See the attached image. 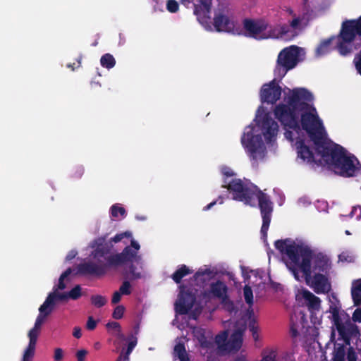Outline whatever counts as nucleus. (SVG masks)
I'll list each match as a JSON object with an SVG mask.
<instances>
[{
    "mask_svg": "<svg viewBox=\"0 0 361 361\" xmlns=\"http://www.w3.org/2000/svg\"><path fill=\"white\" fill-rule=\"evenodd\" d=\"M87 353V350L85 349L78 350L75 354L77 361H85Z\"/></svg>",
    "mask_w": 361,
    "mask_h": 361,
    "instance_id": "49",
    "label": "nucleus"
},
{
    "mask_svg": "<svg viewBox=\"0 0 361 361\" xmlns=\"http://www.w3.org/2000/svg\"><path fill=\"white\" fill-rule=\"evenodd\" d=\"M195 336L202 348L210 350L214 348V342L213 336L209 332H207L206 330L203 329H200L195 332Z\"/></svg>",
    "mask_w": 361,
    "mask_h": 361,
    "instance_id": "20",
    "label": "nucleus"
},
{
    "mask_svg": "<svg viewBox=\"0 0 361 361\" xmlns=\"http://www.w3.org/2000/svg\"><path fill=\"white\" fill-rule=\"evenodd\" d=\"M111 214L114 218H117L118 214L124 218L126 216V211L124 207H120L118 204H114L111 207Z\"/></svg>",
    "mask_w": 361,
    "mask_h": 361,
    "instance_id": "36",
    "label": "nucleus"
},
{
    "mask_svg": "<svg viewBox=\"0 0 361 361\" xmlns=\"http://www.w3.org/2000/svg\"><path fill=\"white\" fill-rule=\"evenodd\" d=\"M122 294L118 291H115L112 295L111 303L115 305L118 303L121 300Z\"/></svg>",
    "mask_w": 361,
    "mask_h": 361,
    "instance_id": "55",
    "label": "nucleus"
},
{
    "mask_svg": "<svg viewBox=\"0 0 361 361\" xmlns=\"http://www.w3.org/2000/svg\"><path fill=\"white\" fill-rule=\"evenodd\" d=\"M345 355V346L343 344H338L334 350L332 360L333 361H344Z\"/></svg>",
    "mask_w": 361,
    "mask_h": 361,
    "instance_id": "32",
    "label": "nucleus"
},
{
    "mask_svg": "<svg viewBox=\"0 0 361 361\" xmlns=\"http://www.w3.org/2000/svg\"><path fill=\"white\" fill-rule=\"evenodd\" d=\"M300 49L295 45H291L282 49L278 56V66L283 67L286 73L293 68L298 62Z\"/></svg>",
    "mask_w": 361,
    "mask_h": 361,
    "instance_id": "12",
    "label": "nucleus"
},
{
    "mask_svg": "<svg viewBox=\"0 0 361 361\" xmlns=\"http://www.w3.org/2000/svg\"><path fill=\"white\" fill-rule=\"evenodd\" d=\"M166 8L170 13H176L179 8L178 3L176 0H168Z\"/></svg>",
    "mask_w": 361,
    "mask_h": 361,
    "instance_id": "45",
    "label": "nucleus"
},
{
    "mask_svg": "<svg viewBox=\"0 0 361 361\" xmlns=\"http://www.w3.org/2000/svg\"><path fill=\"white\" fill-rule=\"evenodd\" d=\"M125 237L131 238V232L118 233L109 241H106L107 234L95 238L90 244L92 251L90 257L93 261L79 264L77 273L82 276H102L111 268H117L140 258L137 257V251L140 247L134 240H132L130 245L126 246L121 253H111L112 243H117Z\"/></svg>",
    "mask_w": 361,
    "mask_h": 361,
    "instance_id": "1",
    "label": "nucleus"
},
{
    "mask_svg": "<svg viewBox=\"0 0 361 361\" xmlns=\"http://www.w3.org/2000/svg\"><path fill=\"white\" fill-rule=\"evenodd\" d=\"M81 59H82V56L80 55L76 59L77 63H68V64H67V67L69 68H71L72 71H74L75 68H79L80 66Z\"/></svg>",
    "mask_w": 361,
    "mask_h": 361,
    "instance_id": "57",
    "label": "nucleus"
},
{
    "mask_svg": "<svg viewBox=\"0 0 361 361\" xmlns=\"http://www.w3.org/2000/svg\"><path fill=\"white\" fill-rule=\"evenodd\" d=\"M279 26V30L280 33L281 38H283L286 35L290 32V28L288 25L283 24Z\"/></svg>",
    "mask_w": 361,
    "mask_h": 361,
    "instance_id": "50",
    "label": "nucleus"
},
{
    "mask_svg": "<svg viewBox=\"0 0 361 361\" xmlns=\"http://www.w3.org/2000/svg\"><path fill=\"white\" fill-rule=\"evenodd\" d=\"M72 272V270L71 268H68L63 273L61 274V275L59 277V283L56 286L54 287V289L59 290H63L66 288V284L64 283L63 281L66 278H67Z\"/></svg>",
    "mask_w": 361,
    "mask_h": 361,
    "instance_id": "35",
    "label": "nucleus"
},
{
    "mask_svg": "<svg viewBox=\"0 0 361 361\" xmlns=\"http://www.w3.org/2000/svg\"><path fill=\"white\" fill-rule=\"evenodd\" d=\"M351 296L355 305H361V279L352 282Z\"/></svg>",
    "mask_w": 361,
    "mask_h": 361,
    "instance_id": "27",
    "label": "nucleus"
},
{
    "mask_svg": "<svg viewBox=\"0 0 361 361\" xmlns=\"http://www.w3.org/2000/svg\"><path fill=\"white\" fill-rule=\"evenodd\" d=\"M125 310L123 305L116 306L112 313V317L115 319H121L123 317Z\"/></svg>",
    "mask_w": 361,
    "mask_h": 361,
    "instance_id": "43",
    "label": "nucleus"
},
{
    "mask_svg": "<svg viewBox=\"0 0 361 361\" xmlns=\"http://www.w3.org/2000/svg\"><path fill=\"white\" fill-rule=\"evenodd\" d=\"M300 112V126L307 132L314 142L316 149L322 147L326 140L322 133V123L312 101H302Z\"/></svg>",
    "mask_w": 361,
    "mask_h": 361,
    "instance_id": "6",
    "label": "nucleus"
},
{
    "mask_svg": "<svg viewBox=\"0 0 361 361\" xmlns=\"http://www.w3.org/2000/svg\"><path fill=\"white\" fill-rule=\"evenodd\" d=\"M347 360L348 361H357V357L355 351L353 348L350 347L348 348L347 353Z\"/></svg>",
    "mask_w": 361,
    "mask_h": 361,
    "instance_id": "52",
    "label": "nucleus"
},
{
    "mask_svg": "<svg viewBox=\"0 0 361 361\" xmlns=\"http://www.w3.org/2000/svg\"><path fill=\"white\" fill-rule=\"evenodd\" d=\"M228 336L227 331H224L215 336V343L218 345L219 349L221 351L226 352Z\"/></svg>",
    "mask_w": 361,
    "mask_h": 361,
    "instance_id": "30",
    "label": "nucleus"
},
{
    "mask_svg": "<svg viewBox=\"0 0 361 361\" xmlns=\"http://www.w3.org/2000/svg\"><path fill=\"white\" fill-rule=\"evenodd\" d=\"M297 152L298 157L308 164H317V165H320L322 164V161L320 159L317 161L314 159L312 151L305 144L303 140L297 142Z\"/></svg>",
    "mask_w": 361,
    "mask_h": 361,
    "instance_id": "18",
    "label": "nucleus"
},
{
    "mask_svg": "<svg viewBox=\"0 0 361 361\" xmlns=\"http://www.w3.org/2000/svg\"><path fill=\"white\" fill-rule=\"evenodd\" d=\"M91 303L96 307L104 306L107 302L106 298L101 295H93L91 296Z\"/></svg>",
    "mask_w": 361,
    "mask_h": 361,
    "instance_id": "34",
    "label": "nucleus"
},
{
    "mask_svg": "<svg viewBox=\"0 0 361 361\" xmlns=\"http://www.w3.org/2000/svg\"><path fill=\"white\" fill-rule=\"evenodd\" d=\"M313 101L312 94L305 88L298 87L290 90L284 103H279L274 109L275 118L285 129L300 130V112L302 101Z\"/></svg>",
    "mask_w": 361,
    "mask_h": 361,
    "instance_id": "5",
    "label": "nucleus"
},
{
    "mask_svg": "<svg viewBox=\"0 0 361 361\" xmlns=\"http://www.w3.org/2000/svg\"><path fill=\"white\" fill-rule=\"evenodd\" d=\"M68 299H69L68 293H61L58 292L57 289H54L53 292L48 295L43 305L49 308L51 311H53L57 301H63Z\"/></svg>",
    "mask_w": 361,
    "mask_h": 361,
    "instance_id": "22",
    "label": "nucleus"
},
{
    "mask_svg": "<svg viewBox=\"0 0 361 361\" xmlns=\"http://www.w3.org/2000/svg\"><path fill=\"white\" fill-rule=\"evenodd\" d=\"M255 121L267 143L275 140L279 131V126L269 113H265L259 117L257 116Z\"/></svg>",
    "mask_w": 361,
    "mask_h": 361,
    "instance_id": "11",
    "label": "nucleus"
},
{
    "mask_svg": "<svg viewBox=\"0 0 361 361\" xmlns=\"http://www.w3.org/2000/svg\"><path fill=\"white\" fill-rule=\"evenodd\" d=\"M222 187L229 190L233 200L243 202L251 207L256 205V200H257L262 218L260 232L262 235L267 238L273 212V203L269 196L248 180H243L239 178H234L228 185H223Z\"/></svg>",
    "mask_w": 361,
    "mask_h": 361,
    "instance_id": "3",
    "label": "nucleus"
},
{
    "mask_svg": "<svg viewBox=\"0 0 361 361\" xmlns=\"http://www.w3.org/2000/svg\"><path fill=\"white\" fill-rule=\"evenodd\" d=\"M356 215V218L360 219L361 218V206L353 207L350 212V216Z\"/></svg>",
    "mask_w": 361,
    "mask_h": 361,
    "instance_id": "54",
    "label": "nucleus"
},
{
    "mask_svg": "<svg viewBox=\"0 0 361 361\" xmlns=\"http://www.w3.org/2000/svg\"><path fill=\"white\" fill-rule=\"evenodd\" d=\"M39 314L35 320L33 328H32L28 332V338L37 339L42 324L45 319L52 312L49 308H47L43 304L39 307Z\"/></svg>",
    "mask_w": 361,
    "mask_h": 361,
    "instance_id": "17",
    "label": "nucleus"
},
{
    "mask_svg": "<svg viewBox=\"0 0 361 361\" xmlns=\"http://www.w3.org/2000/svg\"><path fill=\"white\" fill-rule=\"evenodd\" d=\"M228 295V286L220 280L212 282L209 285V289L202 293V296L206 301L210 300L212 298H218L220 300L223 298L226 299Z\"/></svg>",
    "mask_w": 361,
    "mask_h": 361,
    "instance_id": "15",
    "label": "nucleus"
},
{
    "mask_svg": "<svg viewBox=\"0 0 361 361\" xmlns=\"http://www.w3.org/2000/svg\"><path fill=\"white\" fill-rule=\"evenodd\" d=\"M106 326L109 329H114L116 331L119 330L121 328L120 324L118 322H108L106 324Z\"/></svg>",
    "mask_w": 361,
    "mask_h": 361,
    "instance_id": "56",
    "label": "nucleus"
},
{
    "mask_svg": "<svg viewBox=\"0 0 361 361\" xmlns=\"http://www.w3.org/2000/svg\"><path fill=\"white\" fill-rule=\"evenodd\" d=\"M329 259L319 253L313 259V271H318V273L326 274L329 269Z\"/></svg>",
    "mask_w": 361,
    "mask_h": 361,
    "instance_id": "23",
    "label": "nucleus"
},
{
    "mask_svg": "<svg viewBox=\"0 0 361 361\" xmlns=\"http://www.w3.org/2000/svg\"><path fill=\"white\" fill-rule=\"evenodd\" d=\"M132 337L133 339L128 343L127 349L125 352L127 354V356L130 355V354L132 353L134 348L137 345V338L133 337V336H132Z\"/></svg>",
    "mask_w": 361,
    "mask_h": 361,
    "instance_id": "47",
    "label": "nucleus"
},
{
    "mask_svg": "<svg viewBox=\"0 0 361 361\" xmlns=\"http://www.w3.org/2000/svg\"><path fill=\"white\" fill-rule=\"evenodd\" d=\"M352 319L354 322H361V308H357L354 311Z\"/></svg>",
    "mask_w": 361,
    "mask_h": 361,
    "instance_id": "53",
    "label": "nucleus"
},
{
    "mask_svg": "<svg viewBox=\"0 0 361 361\" xmlns=\"http://www.w3.org/2000/svg\"><path fill=\"white\" fill-rule=\"evenodd\" d=\"M130 280L126 279L123 281L122 284L121 285L118 291L124 295H129L132 293L131 290V284L130 283Z\"/></svg>",
    "mask_w": 361,
    "mask_h": 361,
    "instance_id": "38",
    "label": "nucleus"
},
{
    "mask_svg": "<svg viewBox=\"0 0 361 361\" xmlns=\"http://www.w3.org/2000/svg\"><path fill=\"white\" fill-rule=\"evenodd\" d=\"M338 53L347 56L361 47V16L342 23L338 36Z\"/></svg>",
    "mask_w": 361,
    "mask_h": 361,
    "instance_id": "7",
    "label": "nucleus"
},
{
    "mask_svg": "<svg viewBox=\"0 0 361 361\" xmlns=\"http://www.w3.org/2000/svg\"><path fill=\"white\" fill-rule=\"evenodd\" d=\"M73 336L76 338H80L82 336V331L80 327L75 326L73 330Z\"/></svg>",
    "mask_w": 361,
    "mask_h": 361,
    "instance_id": "61",
    "label": "nucleus"
},
{
    "mask_svg": "<svg viewBox=\"0 0 361 361\" xmlns=\"http://www.w3.org/2000/svg\"><path fill=\"white\" fill-rule=\"evenodd\" d=\"M84 173V168L82 166L75 167L72 172V176L75 178H80Z\"/></svg>",
    "mask_w": 361,
    "mask_h": 361,
    "instance_id": "46",
    "label": "nucleus"
},
{
    "mask_svg": "<svg viewBox=\"0 0 361 361\" xmlns=\"http://www.w3.org/2000/svg\"><path fill=\"white\" fill-rule=\"evenodd\" d=\"M244 298L247 305L250 306L253 304V293L251 287L245 285L243 288Z\"/></svg>",
    "mask_w": 361,
    "mask_h": 361,
    "instance_id": "37",
    "label": "nucleus"
},
{
    "mask_svg": "<svg viewBox=\"0 0 361 361\" xmlns=\"http://www.w3.org/2000/svg\"><path fill=\"white\" fill-rule=\"evenodd\" d=\"M281 92V87L276 82L275 80H273L262 85L260 90L261 101L263 103L274 104L280 99Z\"/></svg>",
    "mask_w": 361,
    "mask_h": 361,
    "instance_id": "13",
    "label": "nucleus"
},
{
    "mask_svg": "<svg viewBox=\"0 0 361 361\" xmlns=\"http://www.w3.org/2000/svg\"><path fill=\"white\" fill-rule=\"evenodd\" d=\"M338 35L336 37L333 36L328 39L322 40L315 50V55L317 56H324V55L329 53L331 51L332 41L334 40L335 39H337V44H336V48L338 51Z\"/></svg>",
    "mask_w": 361,
    "mask_h": 361,
    "instance_id": "26",
    "label": "nucleus"
},
{
    "mask_svg": "<svg viewBox=\"0 0 361 361\" xmlns=\"http://www.w3.org/2000/svg\"><path fill=\"white\" fill-rule=\"evenodd\" d=\"M63 357V350L62 348H57L54 350V361H62Z\"/></svg>",
    "mask_w": 361,
    "mask_h": 361,
    "instance_id": "51",
    "label": "nucleus"
},
{
    "mask_svg": "<svg viewBox=\"0 0 361 361\" xmlns=\"http://www.w3.org/2000/svg\"><path fill=\"white\" fill-rule=\"evenodd\" d=\"M212 0H200V4L198 6H202V8H206L207 9L212 8Z\"/></svg>",
    "mask_w": 361,
    "mask_h": 361,
    "instance_id": "59",
    "label": "nucleus"
},
{
    "mask_svg": "<svg viewBox=\"0 0 361 361\" xmlns=\"http://www.w3.org/2000/svg\"><path fill=\"white\" fill-rule=\"evenodd\" d=\"M37 341V339L34 338H29V343L24 351L22 361H32L35 353Z\"/></svg>",
    "mask_w": 361,
    "mask_h": 361,
    "instance_id": "29",
    "label": "nucleus"
},
{
    "mask_svg": "<svg viewBox=\"0 0 361 361\" xmlns=\"http://www.w3.org/2000/svg\"><path fill=\"white\" fill-rule=\"evenodd\" d=\"M213 25L215 30L218 32H232L235 27L234 22L231 20L229 16L223 12L215 13Z\"/></svg>",
    "mask_w": 361,
    "mask_h": 361,
    "instance_id": "16",
    "label": "nucleus"
},
{
    "mask_svg": "<svg viewBox=\"0 0 361 361\" xmlns=\"http://www.w3.org/2000/svg\"><path fill=\"white\" fill-rule=\"evenodd\" d=\"M261 361H276L275 358V355L272 354H269L268 355H265L262 357Z\"/></svg>",
    "mask_w": 361,
    "mask_h": 361,
    "instance_id": "63",
    "label": "nucleus"
},
{
    "mask_svg": "<svg viewBox=\"0 0 361 361\" xmlns=\"http://www.w3.org/2000/svg\"><path fill=\"white\" fill-rule=\"evenodd\" d=\"M302 298L307 302L310 310H319L321 307V300L308 290H304L302 293Z\"/></svg>",
    "mask_w": 361,
    "mask_h": 361,
    "instance_id": "24",
    "label": "nucleus"
},
{
    "mask_svg": "<svg viewBox=\"0 0 361 361\" xmlns=\"http://www.w3.org/2000/svg\"><path fill=\"white\" fill-rule=\"evenodd\" d=\"M255 127L251 125L245 128L241 137V144L250 159L255 162L265 155V147L261 134L254 133Z\"/></svg>",
    "mask_w": 361,
    "mask_h": 361,
    "instance_id": "8",
    "label": "nucleus"
},
{
    "mask_svg": "<svg viewBox=\"0 0 361 361\" xmlns=\"http://www.w3.org/2000/svg\"><path fill=\"white\" fill-rule=\"evenodd\" d=\"M178 299L175 302V311L177 314L185 315L188 314L196 302V290L185 284L179 286Z\"/></svg>",
    "mask_w": 361,
    "mask_h": 361,
    "instance_id": "10",
    "label": "nucleus"
},
{
    "mask_svg": "<svg viewBox=\"0 0 361 361\" xmlns=\"http://www.w3.org/2000/svg\"><path fill=\"white\" fill-rule=\"evenodd\" d=\"M243 331L244 330L238 329L232 333L227 341L226 352H237L240 349L243 344Z\"/></svg>",
    "mask_w": 361,
    "mask_h": 361,
    "instance_id": "19",
    "label": "nucleus"
},
{
    "mask_svg": "<svg viewBox=\"0 0 361 361\" xmlns=\"http://www.w3.org/2000/svg\"><path fill=\"white\" fill-rule=\"evenodd\" d=\"M316 151L331 169L341 176L353 177L360 171V164L356 157L338 144L326 142Z\"/></svg>",
    "mask_w": 361,
    "mask_h": 361,
    "instance_id": "4",
    "label": "nucleus"
},
{
    "mask_svg": "<svg viewBox=\"0 0 361 361\" xmlns=\"http://www.w3.org/2000/svg\"><path fill=\"white\" fill-rule=\"evenodd\" d=\"M243 24L244 30L247 32V36L256 39H261L260 36L269 27V24L263 20H255L245 18L243 20Z\"/></svg>",
    "mask_w": 361,
    "mask_h": 361,
    "instance_id": "14",
    "label": "nucleus"
},
{
    "mask_svg": "<svg viewBox=\"0 0 361 361\" xmlns=\"http://www.w3.org/2000/svg\"><path fill=\"white\" fill-rule=\"evenodd\" d=\"M193 271L190 269L186 265L182 264L171 275V279L176 283H180L183 277L192 274Z\"/></svg>",
    "mask_w": 361,
    "mask_h": 361,
    "instance_id": "28",
    "label": "nucleus"
},
{
    "mask_svg": "<svg viewBox=\"0 0 361 361\" xmlns=\"http://www.w3.org/2000/svg\"><path fill=\"white\" fill-rule=\"evenodd\" d=\"M138 257H140V256ZM140 259V258L134 259L133 262H130L131 264L127 268L123 269L122 275L126 279L135 281L142 277V272L138 271L137 268L133 264V262H137Z\"/></svg>",
    "mask_w": 361,
    "mask_h": 361,
    "instance_id": "25",
    "label": "nucleus"
},
{
    "mask_svg": "<svg viewBox=\"0 0 361 361\" xmlns=\"http://www.w3.org/2000/svg\"><path fill=\"white\" fill-rule=\"evenodd\" d=\"M338 259L343 262H354L355 257L354 255L348 251H343L338 255Z\"/></svg>",
    "mask_w": 361,
    "mask_h": 361,
    "instance_id": "40",
    "label": "nucleus"
},
{
    "mask_svg": "<svg viewBox=\"0 0 361 361\" xmlns=\"http://www.w3.org/2000/svg\"><path fill=\"white\" fill-rule=\"evenodd\" d=\"M81 287L80 285L75 286L69 292H68V298L76 300L82 295Z\"/></svg>",
    "mask_w": 361,
    "mask_h": 361,
    "instance_id": "39",
    "label": "nucleus"
},
{
    "mask_svg": "<svg viewBox=\"0 0 361 361\" xmlns=\"http://www.w3.org/2000/svg\"><path fill=\"white\" fill-rule=\"evenodd\" d=\"M116 361H129V356H127V354L125 353L124 355L121 354Z\"/></svg>",
    "mask_w": 361,
    "mask_h": 361,
    "instance_id": "64",
    "label": "nucleus"
},
{
    "mask_svg": "<svg viewBox=\"0 0 361 361\" xmlns=\"http://www.w3.org/2000/svg\"><path fill=\"white\" fill-rule=\"evenodd\" d=\"M300 23L301 20L300 18H295L290 22V26L293 29H296L299 27Z\"/></svg>",
    "mask_w": 361,
    "mask_h": 361,
    "instance_id": "58",
    "label": "nucleus"
},
{
    "mask_svg": "<svg viewBox=\"0 0 361 361\" xmlns=\"http://www.w3.org/2000/svg\"><path fill=\"white\" fill-rule=\"evenodd\" d=\"M269 30L268 31V33H264L260 36V39H268V38H281L279 30V26H274V27H269Z\"/></svg>",
    "mask_w": 361,
    "mask_h": 361,
    "instance_id": "33",
    "label": "nucleus"
},
{
    "mask_svg": "<svg viewBox=\"0 0 361 361\" xmlns=\"http://www.w3.org/2000/svg\"><path fill=\"white\" fill-rule=\"evenodd\" d=\"M221 305H223V307L230 313H232L235 310V306L233 302L229 298V296H226V298H223L221 300Z\"/></svg>",
    "mask_w": 361,
    "mask_h": 361,
    "instance_id": "41",
    "label": "nucleus"
},
{
    "mask_svg": "<svg viewBox=\"0 0 361 361\" xmlns=\"http://www.w3.org/2000/svg\"><path fill=\"white\" fill-rule=\"evenodd\" d=\"M210 274V271L209 269H206L204 271H197L195 274H194V278L195 279H197L198 277L201 276H204L206 274Z\"/></svg>",
    "mask_w": 361,
    "mask_h": 361,
    "instance_id": "62",
    "label": "nucleus"
},
{
    "mask_svg": "<svg viewBox=\"0 0 361 361\" xmlns=\"http://www.w3.org/2000/svg\"><path fill=\"white\" fill-rule=\"evenodd\" d=\"M248 328L250 332L252 333L253 338L255 341H257L258 339L259 336L257 333L258 327L257 326L255 319H252L249 321Z\"/></svg>",
    "mask_w": 361,
    "mask_h": 361,
    "instance_id": "42",
    "label": "nucleus"
},
{
    "mask_svg": "<svg viewBox=\"0 0 361 361\" xmlns=\"http://www.w3.org/2000/svg\"><path fill=\"white\" fill-rule=\"evenodd\" d=\"M101 66L107 69H111L114 67L116 60L114 57L110 54H104L100 59Z\"/></svg>",
    "mask_w": 361,
    "mask_h": 361,
    "instance_id": "31",
    "label": "nucleus"
},
{
    "mask_svg": "<svg viewBox=\"0 0 361 361\" xmlns=\"http://www.w3.org/2000/svg\"><path fill=\"white\" fill-rule=\"evenodd\" d=\"M274 245L276 249L281 253L286 254L290 260L292 267H289V269L297 280H299L300 270L303 273L307 283L311 279L310 286L316 293H328L330 291L331 283L324 274L316 273L312 278L311 260L313 254L309 247L297 245L289 238L277 240Z\"/></svg>",
    "mask_w": 361,
    "mask_h": 361,
    "instance_id": "2",
    "label": "nucleus"
},
{
    "mask_svg": "<svg viewBox=\"0 0 361 361\" xmlns=\"http://www.w3.org/2000/svg\"><path fill=\"white\" fill-rule=\"evenodd\" d=\"M97 327V322L94 319L92 316H90L87 319L86 328L89 331H93Z\"/></svg>",
    "mask_w": 361,
    "mask_h": 361,
    "instance_id": "48",
    "label": "nucleus"
},
{
    "mask_svg": "<svg viewBox=\"0 0 361 361\" xmlns=\"http://www.w3.org/2000/svg\"><path fill=\"white\" fill-rule=\"evenodd\" d=\"M174 354L177 357L187 354L184 343H178L174 346Z\"/></svg>",
    "mask_w": 361,
    "mask_h": 361,
    "instance_id": "44",
    "label": "nucleus"
},
{
    "mask_svg": "<svg viewBox=\"0 0 361 361\" xmlns=\"http://www.w3.org/2000/svg\"><path fill=\"white\" fill-rule=\"evenodd\" d=\"M339 312V307L336 305H330L329 312L331 314L334 324L341 339L343 340L346 345H350L352 337H357L360 335V330L358 326L353 323L350 319H347L345 322L343 323Z\"/></svg>",
    "mask_w": 361,
    "mask_h": 361,
    "instance_id": "9",
    "label": "nucleus"
},
{
    "mask_svg": "<svg viewBox=\"0 0 361 361\" xmlns=\"http://www.w3.org/2000/svg\"><path fill=\"white\" fill-rule=\"evenodd\" d=\"M357 57L355 58L354 61L357 72L361 75V51L358 56V59L356 60Z\"/></svg>",
    "mask_w": 361,
    "mask_h": 361,
    "instance_id": "60",
    "label": "nucleus"
},
{
    "mask_svg": "<svg viewBox=\"0 0 361 361\" xmlns=\"http://www.w3.org/2000/svg\"><path fill=\"white\" fill-rule=\"evenodd\" d=\"M210 13L211 9L202 8V6H195L194 14L197 16V19L199 21V23L207 29L211 28Z\"/></svg>",
    "mask_w": 361,
    "mask_h": 361,
    "instance_id": "21",
    "label": "nucleus"
}]
</instances>
